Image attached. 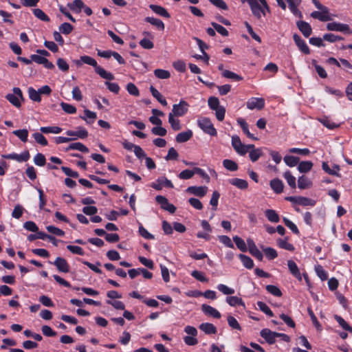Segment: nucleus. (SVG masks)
Listing matches in <instances>:
<instances>
[{
  "label": "nucleus",
  "mask_w": 352,
  "mask_h": 352,
  "mask_svg": "<svg viewBox=\"0 0 352 352\" xmlns=\"http://www.w3.org/2000/svg\"><path fill=\"white\" fill-rule=\"evenodd\" d=\"M241 2H247L249 4L253 15L258 19H260L262 16H265L266 8L257 0H243Z\"/></svg>",
  "instance_id": "f257e3e1"
},
{
  "label": "nucleus",
  "mask_w": 352,
  "mask_h": 352,
  "mask_svg": "<svg viewBox=\"0 0 352 352\" xmlns=\"http://www.w3.org/2000/svg\"><path fill=\"white\" fill-rule=\"evenodd\" d=\"M197 124L204 133L211 136H216L217 135L216 129L208 118H202L197 120Z\"/></svg>",
  "instance_id": "f03ea898"
},
{
  "label": "nucleus",
  "mask_w": 352,
  "mask_h": 352,
  "mask_svg": "<svg viewBox=\"0 0 352 352\" xmlns=\"http://www.w3.org/2000/svg\"><path fill=\"white\" fill-rule=\"evenodd\" d=\"M13 94H8L6 98L14 107L19 108L21 106L20 99L24 100L22 91L19 87H14Z\"/></svg>",
  "instance_id": "7ed1b4c3"
},
{
  "label": "nucleus",
  "mask_w": 352,
  "mask_h": 352,
  "mask_svg": "<svg viewBox=\"0 0 352 352\" xmlns=\"http://www.w3.org/2000/svg\"><path fill=\"white\" fill-rule=\"evenodd\" d=\"M311 16L313 19H318L320 21H329L332 20L331 14L329 12V9L324 7L318 11H314L311 13Z\"/></svg>",
  "instance_id": "20e7f679"
},
{
  "label": "nucleus",
  "mask_w": 352,
  "mask_h": 352,
  "mask_svg": "<svg viewBox=\"0 0 352 352\" xmlns=\"http://www.w3.org/2000/svg\"><path fill=\"white\" fill-rule=\"evenodd\" d=\"M188 107L189 104L187 102L181 100L179 104H173L171 113L177 117L183 116L187 113Z\"/></svg>",
  "instance_id": "39448f33"
},
{
  "label": "nucleus",
  "mask_w": 352,
  "mask_h": 352,
  "mask_svg": "<svg viewBox=\"0 0 352 352\" xmlns=\"http://www.w3.org/2000/svg\"><path fill=\"white\" fill-rule=\"evenodd\" d=\"M155 201L157 202V204H160L161 208L169 212L171 214H173L175 212L177 208L176 207L168 202V200L166 197L162 195H157L155 197Z\"/></svg>",
  "instance_id": "423d86ee"
},
{
  "label": "nucleus",
  "mask_w": 352,
  "mask_h": 352,
  "mask_svg": "<svg viewBox=\"0 0 352 352\" xmlns=\"http://www.w3.org/2000/svg\"><path fill=\"white\" fill-rule=\"evenodd\" d=\"M163 186L169 188H173L174 187L171 181L168 179L166 177H158L155 182L151 184V187L157 190H161Z\"/></svg>",
  "instance_id": "0eeeda50"
},
{
  "label": "nucleus",
  "mask_w": 352,
  "mask_h": 352,
  "mask_svg": "<svg viewBox=\"0 0 352 352\" xmlns=\"http://www.w3.org/2000/svg\"><path fill=\"white\" fill-rule=\"evenodd\" d=\"M246 107L250 110H261L265 107V100L262 98L252 97L247 101Z\"/></svg>",
  "instance_id": "6e6552de"
},
{
  "label": "nucleus",
  "mask_w": 352,
  "mask_h": 352,
  "mask_svg": "<svg viewBox=\"0 0 352 352\" xmlns=\"http://www.w3.org/2000/svg\"><path fill=\"white\" fill-rule=\"evenodd\" d=\"M327 29L329 31L341 32L347 34L351 32L349 25L335 21L327 23Z\"/></svg>",
  "instance_id": "1a4fd4ad"
},
{
  "label": "nucleus",
  "mask_w": 352,
  "mask_h": 352,
  "mask_svg": "<svg viewBox=\"0 0 352 352\" xmlns=\"http://www.w3.org/2000/svg\"><path fill=\"white\" fill-rule=\"evenodd\" d=\"M247 244L249 252L259 261H262L263 259V255L256 247L254 241L252 239H248Z\"/></svg>",
  "instance_id": "9d476101"
},
{
  "label": "nucleus",
  "mask_w": 352,
  "mask_h": 352,
  "mask_svg": "<svg viewBox=\"0 0 352 352\" xmlns=\"http://www.w3.org/2000/svg\"><path fill=\"white\" fill-rule=\"evenodd\" d=\"M54 265L60 272L67 273L69 272V265L67 260L62 257H57L54 262H49Z\"/></svg>",
  "instance_id": "9b49d317"
},
{
  "label": "nucleus",
  "mask_w": 352,
  "mask_h": 352,
  "mask_svg": "<svg viewBox=\"0 0 352 352\" xmlns=\"http://www.w3.org/2000/svg\"><path fill=\"white\" fill-rule=\"evenodd\" d=\"M276 332L272 331L269 329H263L260 331V336L265 339V342L269 344H273L276 342Z\"/></svg>",
  "instance_id": "f8f14e48"
},
{
  "label": "nucleus",
  "mask_w": 352,
  "mask_h": 352,
  "mask_svg": "<svg viewBox=\"0 0 352 352\" xmlns=\"http://www.w3.org/2000/svg\"><path fill=\"white\" fill-rule=\"evenodd\" d=\"M232 146L240 155H245L246 154V151L244 149L245 144H242L238 135H233L232 137Z\"/></svg>",
  "instance_id": "ddd939ff"
},
{
  "label": "nucleus",
  "mask_w": 352,
  "mask_h": 352,
  "mask_svg": "<svg viewBox=\"0 0 352 352\" xmlns=\"http://www.w3.org/2000/svg\"><path fill=\"white\" fill-rule=\"evenodd\" d=\"M208 188L206 186H189L186 189V192L195 195L199 197H203L206 195Z\"/></svg>",
  "instance_id": "4468645a"
},
{
  "label": "nucleus",
  "mask_w": 352,
  "mask_h": 352,
  "mask_svg": "<svg viewBox=\"0 0 352 352\" xmlns=\"http://www.w3.org/2000/svg\"><path fill=\"white\" fill-rule=\"evenodd\" d=\"M237 123L241 127L243 132L247 135L248 138L253 140H258V138L254 135V134L251 133L249 131V125L247 122L242 118H239L236 120Z\"/></svg>",
  "instance_id": "2eb2a0df"
},
{
  "label": "nucleus",
  "mask_w": 352,
  "mask_h": 352,
  "mask_svg": "<svg viewBox=\"0 0 352 352\" xmlns=\"http://www.w3.org/2000/svg\"><path fill=\"white\" fill-rule=\"evenodd\" d=\"M296 25L305 37L308 38L311 35L312 28L309 23L304 21H299L296 23Z\"/></svg>",
  "instance_id": "dca6fc26"
},
{
  "label": "nucleus",
  "mask_w": 352,
  "mask_h": 352,
  "mask_svg": "<svg viewBox=\"0 0 352 352\" xmlns=\"http://www.w3.org/2000/svg\"><path fill=\"white\" fill-rule=\"evenodd\" d=\"M76 66H80L82 64H86L89 66H98L97 62L94 58L89 56H82L79 59L74 61Z\"/></svg>",
  "instance_id": "f3484780"
},
{
  "label": "nucleus",
  "mask_w": 352,
  "mask_h": 352,
  "mask_svg": "<svg viewBox=\"0 0 352 352\" xmlns=\"http://www.w3.org/2000/svg\"><path fill=\"white\" fill-rule=\"evenodd\" d=\"M287 266L290 273L299 281L302 280V275L296 263L293 260L287 261Z\"/></svg>",
  "instance_id": "a211bd4d"
},
{
  "label": "nucleus",
  "mask_w": 352,
  "mask_h": 352,
  "mask_svg": "<svg viewBox=\"0 0 352 352\" xmlns=\"http://www.w3.org/2000/svg\"><path fill=\"white\" fill-rule=\"evenodd\" d=\"M201 310L205 314L209 315L214 318L219 319L221 318L220 312L218 310H217L215 308H214L210 305H208L206 304L202 305Z\"/></svg>",
  "instance_id": "6ab92c4d"
},
{
  "label": "nucleus",
  "mask_w": 352,
  "mask_h": 352,
  "mask_svg": "<svg viewBox=\"0 0 352 352\" xmlns=\"http://www.w3.org/2000/svg\"><path fill=\"white\" fill-rule=\"evenodd\" d=\"M150 9L154 12L156 14L168 19L170 17V14L165 9L164 7L161 6H157L155 4H151L149 5Z\"/></svg>",
  "instance_id": "aec40b11"
},
{
  "label": "nucleus",
  "mask_w": 352,
  "mask_h": 352,
  "mask_svg": "<svg viewBox=\"0 0 352 352\" xmlns=\"http://www.w3.org/2000/svg\"><path fill=\"white\" fill-rule=\"evenodd\" d=\"M293 38L294 41H295L296 44L298 45L301 52L306 54H309V47L307 46L305 41L303 39H302V38L300 36L295 34H294Z\"/></svg>",
  "instance_id": "412c9836"
},
{
  "label": "nucleus",
  "mask_w": 352,
  "mask_h": 352,
  "mask_svg": "<svg viewBox=\"0 0 352 352\" xmlns=\"http://www.w3.org/2000/svg\"><path fill=\"white\" fill-rule=\"evenodd\" d=\"M199 328L201 331L208 335L216 334L217 332V327L213 324L209 322L201 323Z\"/></svg>",
  "instance_id": "4be33fe9"
},
{
  "label": "nucleus",
  "mask_w": 352,
  "mask_h": 352,
  "mask_svg": "<svg viewBox=\"0 0 352 352\" xmlns=\"http://www.w3.org/2000/svg\"><path fill=\"white\" fill-rule=\"evenodd\" d=\"M84 3L82 0H74L71 3H67V7L74 12L78 14L81 12L84 8Z\"/></svg>",
  "instance_id": "5701e85b"
},
{
  "label": "nucleus",
  "mask_w": 352,
  "mask_h": 352,
  "mask_svg": "<svg viewBox=\"0 0 352 352\" xmlns=\"http://www.w3.org/2000/svg\"><path fill=\"white\" fill-rule=\"evenodd\" d=\"M193 135L192 131L190 129L179 133L176 135L175 140L178 143H184L188 141Z\"/></svg>",
  "instance_id": "b1692460"
},
{
  "label": "nucleus",
  "mask_w": 352,
  "mask_h": 352,
  "mask_svg": "<svg viewBox=\"0 0 352 352\" xmlns=\"http://www.w3.org/2000/svg\"><path fill=\"white\" fill-rule=\"evenodd\" d=\"M270 187L276 194H280L283 191L284 184L283 182L276 178L270 181Z\"/></svg>",
  "instance_id": "393cba45"
},
{
  "label": "nucleus",
  "mask_w": 352,
  "mask_h": 352,
  "mask_svg": "<svg viewBox=\"0 0 352 352\" xmlns=\"http://www.w3.org/2000/svg\"><path fill=\"white\" fill-rule=\"evenodd\" d=\"M229 183L241 190H245L248 188V182L243 179L232 178L229 179Z\"/></svg>",
  "instance_id": "a878e982"
},
{
  "label": "nucleus",
  "mask_w": 352,
  "mask_h": 352,
  "mask_svg": "<svg viewBox=\"0 0 352 352\" xmlns=\"http://www.w3.org/2000/svg\"><path fill=\"white\" fill-rule=\"evenodd\" d=\"M31 60L37 64L43 65L44 66H54L52 63L48 61L45 57L41 56L38 54H32L31 56Z\"/></svg>",
  "instance_id": "bb28decb"
},
{
  "label": "nucleus",
  "mask_w": 352,
  "mask_h": 352,
  "mask_svg": "<svg viewBox=\"0 0 352 352\" xmlns=\"http://www.w3.org/2000/svg\"><path fill=\"white\" fill-rule=\"evenodd\" d=\"M144 21L147 23H151L153 26L156 27L158 30L163 31L165 28L164 22L157 18L146 16Z\"/></svg>",
  "instance_id": "cd10ccee"
},
{
  "label": "nucleus",
  "mask_w": 352,
  "mask_h": 352,
  "mask_svg": "<svg viewBox=\"0 0 352 352\" xmlns=\"http://www.w3.org/2000/svg\"><path fill=\"white\" fill-rule=\"evenodd\" d=\"M322 168L325 173L331 175L340 176L338 173L340 170V166L338 165H334L333 168H331L327 162H323L322 164Z\"/></svg>",
  "instance_id": "c85d7f7f"
},
{
  "label": "nucleus",
  "mask_w": 352,
  "mask_h": 352,
  "mask_svg": "<svg viewBox=\"0 0 352 352\" xmlns=\"http://www.w3.org/2000/svg\"><path fill=\"white\" fill-rule=\"evenodd\" d=\"M298 186L300 189H307L312 186V182L306 176L302 175L298 179Z\"/></svg>",
  "instance_id": "c756f323"
},
{
  "label": "nucleus",
  "mask_w": 352,
  "mask_h": 352,
  "mask_svg": "<svg viewBox=\"0 0 352 352\" xmlns=\"http://www.w3.org/2000/svg\"><path fill=\"white\" fill-rule=\"evenodd\" d=\"M227 303H228L232 307L236 306H242L243 307H245L244 301L237 296H228L226 299Z\"/></svg>",
  "instance_id": "7c9ffc66"
},
{
  "label": "nucleus",
  "mask_w": 352,
  "mask_h": 352,
  "mask_svg": "<svg viewBox=\"0 0 352 352\" xmlns=\"http://www.w3.org/2000/svg\"><path fill=\"white\" fill-rule=\"evenodd\" d=\"M150 91L152 96L163 106L167 105V102L163 96L153 86H151Z\"/></svg>",
  "instance_id": "2f4dec72"
},
{
  "label": "nucleus",
  "mask_w": 352,
  "mask_h": 352,
  "mask_svg": "<svg viewBox=\"0 0 352 352\" xmlns=\"http://www.w3.org/2000/svg\"><path fill=\"white\" fill-rule=\"evenodd\" d=\"M69 150H77L82 153H88L89 148L81 142H75L70 144L66 148L65 151Z\"/></svg>",
  "instance_id": "473e14b6"
},
{
  "label": "nucleus",
  "mask_w": 352,
  "mask_h": 352,
  "mask_svg": "<svg viewBox=\"0 0 352 352\" xmlns=\"http://www.w3.org/2000/svg\"><path fill=\"white\" fill-rule=\"evenodd\" d=\"M238 256L245 267L249 270L254 267V261L250 256L243 254H239Z\"/></svg>",
  "instance_id": "72a5a7b5"
},
{
  "label": "nucleus",
  "mask_w": 352,
  "mask_h": 352,
  "mask_svg": "<svg viewBox=\"0 0 352 352\" xmlns=\"http://www.w3.org/2000/svg\"><path fill=\"white\" fill-rule=\"evenodd\" d=\"M265 214L267 219L272 223H278L280 221L279 215L274 210L267 209L265 211Z\"/></svg>",
  "instance_id": "f704fd0d"
},
{
  "label": "nucleus",
  "mask_w": 352,
  "mask_h": 352,
  "mask_svg": "<svg viewBox=\"0 0 352 352\" xmlns=\"http://www.w3.org/2000/svg\"><path fill=\"white\" fill-rule=\"evenodd\" d=\"M313 163L311 161H302L298 163V170L301 173H305L311 170Z\"/></svg>",
  "instance_id": "c9c22d12"
},
{
  "label": "nucleus",
  "mask_w": 352,
  "mask_h": 352,
  "mask_svg": "<svg viewBox=\"0 0 352 352\" xmlns=\"http://www.w3.org/2000/svg\"><path fill=\"white\" fill-rule=\"evenodd\" d=\"M94 68L96 73L100 75L101 78L108 80H111L114 79V76L111 73L106 71L103 67Z\"/></svg>",
  "instance_id": "e433bc0d"
},
{
  "label": "nucleus",
  "mask_w": 352,
  "mask_h": 352,
  "mask_svg": "<svg viewBox=\"0 0 352 352\" xmlns=\"http://www.w3.org/2000/svg\"><path fill=\"white\" fill-rule=\"evenodd\" d=\"M84 113H85V116H80V118L81 119L85 120L89 124L93 123L94 121L97 118L96 113L91 111L89 109H85Z\"/></svg>",
  "instance_id": "4c0bfd02"
},
{
  "label": "nucleus",
  "mask_w": 352,
  "mask_h": 352,
  "mask_svg": "<svg viewBox=\"0 0 352 352\" xmlns=\"http://www.w3.org/2000/svg\"><path fill=\"white\" fill-rule=\"evenodd\" d=\"M261 248L268 260H274L278 256L277 252L275 249L270 247L264 248L263 246H262Z\"/></svg>",
  "instance_id": "58836bf2"
},
{
  "label": "nucleus",
  "mask_w": 352,
  "mask_h": 352,
  "mask_svg": "<svg viewBox=\"0 0 352 352\" xmlns=\"http://www.w3.org/2000/svg\"><path fill=\"white\" fill-rule=\"evenodd\" d=\"M277 243L279 248L289 250V251H294L295 250L294 246L292 244L287 242V238H285L284 239H279L277 241Z\"/></svg>",
  "instance_id": "ea45409f"
},
{
  "label": "nucleus",
  "mask_w": 352,
  "mask_h": 352,
  "mask_svg": "<svg viewBox=\"0 0 352 352\" xmlns=\"http://www.w3.org/2000/svg\"><path fill=\"white\" fill-rule=\"evenodd\" d=\"M283 160L288 166L294 167L299 163L300 158L294 155H285Z\"/></svg>",
  "instance_id": "a19ab883"
},
{
  "label": "nucleus",
  "mask_w": 352,
  "mask_h": 352,
  "mask_svg": "<svg viewBox=\"0 0 352 352\" xmlns=\"http://www.w3.org/2000/svg\"><path fill=\"white\" fill-rule=\"evenodd\" d=\"M223 166L230 171H236L239 168L238 164L232 160L226 159L223 161Z\"/></svg>",
  "instance_id": "79ce46f5"
},
{
  "label": "nucleus",
  "mask_w": 352,
  "mask_h": 352,
  "mask_svg": "<svg viewBox=\"0 0 352 352\" xmlns=\"http://www.w3.org/2000/svg\"><path fill=\"white\" fill-rule=\"evenodd\" d=\"M174 116L172 113L168 114V122L174 131H179L182 128L180 121L178 119H175Z\"/></svg>",
  "instance_id": "37998d69"
},
{
  "label": "nucleus",
  "mask_w": 352,
  "mask_h": 352,
  "mask_svg": "<svg viewBox=\"0 0 352 352\" xmlns=\"http://www.w3.org/2000/svg\"><path fill=\"white\" fill-rule=\"evenodd\" d=\"M233 241L238 249H239L243 252H247L248 247L243 239L238 236H233Z\"/></svg>",
  "instance_id": "c03bdc74"
},
{
  "label": "nucleus",
  "mask_w": 352,
  "mask_h": 352,
  "mask_svg": "<svg viewBox=\"0 0 352 352\" xmlns=\"http://www.w3.org/2000/svg\"><path fill=\"white\" fill-rule=\"evenodd\" d=\"M334 319L343 329L352 333V327L340 316L334 315Z\"/></svg>",
  "instance_id": "a18cd8bd"
},
{
  "label": "nucleus",
  "mask_w": 352,
  "mask_h": 352,
  "mask_svg": "<svg viewBox=\"0 0 352 352\" xmlns=\"http://www.w3.org/2000/svg\"><path fill=\"white\" fill-rule=\"evenodd\" d=\"M284 178L286 179L288 185L292 188H296V178L294 177L291 172L289 170H287L284 173Z\"/></svg>",
  "instance_id": "49530a36"
},
{
  "label": "nucleus",
  "mask_w": 352,
  "mask_h": 352,
  "mask_svg": "<svg viewBox=\"0 0 352 352\" xmlns=\"http://www.w3.org/2000/svg\"><path fill=\"white\" fill-rule=\"evenodd\" d=\"M14 135L17 136L23 142L28 141V131L25 129L15 130L12 132Z\"/></svg>",
  "instance_id": "de8ad7c7"
},
{
  "label": "nucleus",
  "mask_w": 352,
  "mask_h": 352,
  "mask_svg": "<svg viewBox=\"0 0 352 352\" xmlns=\"http://www.w3.org/2000/svg\"><path fill=\"white\" fill-rule=\"evenodd\" d=\"M28 94L30 98L34 102H41V97L38 90L34 89L33 87L28 88Z\"/></svg>",
  "instance_id": "09e8293b"
},
{
  "label": "nucleus",
  "mask_w": 352,
  "mask_h": 352,
  "mask_svg": "<svg viewBox=\"0 0 352 352\" xmlns=\"http://www.w3.org/2000/svg\"><path fill=\"white\" fill-rule=\"evenodd\" d=\"M319 121L329 129H334L339 126V124L332 122L328 117H323Z\"/></svg>",
  "instance_id": "8fccbe9b"
},
{
  "label": "nucleus",
  "mask_w": 352,
  "mask_h": 352,
  "mask_svg": "<svg viewBox=\"0 0 352 352\" xmlns=\"http://www.w3.org/2000/svg\"><path fill=\"white\" fill-rule=\"evenodd\" d=\"M256 305H257L258 307L259 308V309L261 311H263V313H265L267 316H268L269 317L274 316V313L265 302H263L262 301H258L256 302Z\"/></svg>",
  "instance_id": "3c124183"
},
{
  "label": "nucleus",
  "mask_w": 352,
  "mask_h": 352,
  "mask_svg": "<svg viewBox=\"0 0 352 352\" xmlns=\"http://www.w3.org/2000/svg\"><path fill=\"white\" fill-rule=\"evenodd\" d=\"M33 13L36 18L43 21L48 22L50 20V17L40 8L34 9Z\"/></svg>",
  "instance_id": "603ef678"
},
{
  "label": "nucleus",
  "mask_w": 352,
  "mask_h": 352,
  "mask_svg": "<svg viewBox=\"0 0 352 352\" xmlns=\"http://www.w3.org/2000/svg\"><path fill=\"white\" fill-rule=\"evenodd\" d=\"M265 289L270 294L276 297H280L283 294L280 289L276 285H267Z\"/></svg>",
  "instance_id": "864d4df0"
},
{
  "label": "nucleus",
  "mask_w": 352,
  "mask_h": 352,
  "mask_svg": "<svg viewBox=\"0 0 352 352\" xmlns=\"http://www.w3.org/2000/svg\"><path fill=\"white\" fill-rule=\"evenodd\" d=\"M126 89L128 93L133 96H139L140 91L137 86L133 82H129L126 86Z\"/></svg>",
  "instance_id": "5fc2aeb1"
},
{
  "label": "nucleus",
  "mask_w": 352,
  "mask_h": 352,
  "mask_svg": "<svg viewBox=\"0 0 352 352\" xmlns=\"http://www.w3.org/2000/svg\"><path fill=\"white\" fill-rule=\"evenodd\" d=\"M154 74L160 79H167L170 76V74L168 71L162 69H156L154 71Z\"/></svg>",
  "instance_id": "6e6d98bb"
},
{
  "label": "nucleus",
  "mask_w": 352,
  "mask_h": 352,
  "mask_svg": "<svg viewBox=\"0 0 352 352\" xmlns=\"http://www.w3.org/2000/svg\"><path fill=\"white\" fill-rule=\"evenodd\" d=\"M285 225L289 228L294 234L299 235L300 232L295 223L286 217L283 219Z\"/></svg>",
  "instance_id": "4d7b16f0"
},
{
  "label": "nucleus",
  "mask_w": 352,
  "mask_h": 352,
  "mask_svg": "<svg viewBox=\"0 0 352 352\" xmlns=\"http://www.w3.org/2000/svg\"><path fill=\"white\" fill-rule=\"evenodd\" d=\"M33 138H34L35 141L42 145V146H47L48 144V142L47 139L45 138V136L41 133H34L32 135Z\"/></svg>",
  "instance_id": "13d9d810"
},
{
  "label": "nucleus",
  "mask_w": 352,
  "mask_h": 352,
  "mask_svg": "<svg viewBox=\"0 0 352 352\" xmlns=\"http://www.w3.org/2000/svg\"><path fill=\"white\" fill-rule=\"evenodd\" d=\"M315 271L318 276L322 280H326L328 278V275L327 272L323 269L322 266L320 265H318L315 267Z\"/></svg>",
  "instance_id": "bf43d9fd"
},
{
  "label": "nucleus",
  "mask_w": 352,
  "mask_h": 352,
  "mask_svg": "<svg viewBox=\"0 0 352 352\" xmlns=\"http://www.w3.org/2000/svg\"><path fill=\"white\" fill-rule=\"evenodd\" d=\"M191 276L197 279V280L202 283H207L208 281V278H207L204 274L198 270H194L191 272Z\"/></svg>",
  "instance_id": "052dcab7"
},
{
  "label": "nucleus",
  "mask_w": 352,
  "mask_h": 352,
  "mask_svg": "<svg viewBox=\"0 0 352 352\" xmlns=\"http://www.w3.org/2000/svg\"><path fill=\"white\" fill-rule=\"evenodd\" d=\"M74 29V27L69 23L65 22L59 26V31L63 34H70Z\"/></svg>",
  "instance_id": "680f3d73"
},
{
  "label": "nucleus",
  "mask_w": 352,
  "mask_h": 352,
  "mask_svg": "<svg viewBox=\"0 0 352 352\" xmlns=\"http://www.w3.org/2000/svg\"><path fill=\"white\" fill-rule=\"evenodd\" d=\"M316 204V201L305 197H298V205L307 206H314Z\"/></svg>",
  "instance_id": "e2e57ef3"
},
{
  "label": "nucleus",
  "mask_w": 352,
  "mask_h": 352,
  "mask_svg": "<svg viewBox=\"0 0 352 352\" xmlns=\"http://www.w3.org/2000/svg\"><path fill=\"white\" fill-rule=\"evenodd\" d=\"M262 155V151L261 148H254L249 153V156L252 162H256Z\"/></svg>",
  "instance_id": "0e129e2a"
},
{
  "label": "nucleus",
  "mask_w": 352,
  "mask_h": 352,
  "mask_svg": "<svg viewBox=\"0 0 352 352\" xmlns=\"http://www.w3.org/2000/svg\"><path fill=\"white\" fill-rule=\"evenodd\" d=\"M60 107H62V109L67 113L73 114L76 112V107L73 106L72 104L62 102L60 103Z\"/></svg>",
  "instance_id": "69168bd1"
},
{
  "label": "nucleus",
  "mask_w": 352,
  "mask_h": 352,
  "mask_svg": "<svg viewBox=\"0 0 352 352\" xmlns=\"http://www.w3.org/2000/svg\"><path fill=\"white\" fill-rule=\"evenodd\" d=\"M211 25L214 28V29L221 36H227L228 35V31L221 25L215 22H212Z\"/></svg>",
  "instance_id": "338daca9"
},
{
  "label": "nucleus",
  "mask_w": 352,
  "mask_h": 352,
  "mask_svg": "<svg viewBox=\"0 0 352 352\" xmlns=\"http://www.w3.org/2000/svg\"><path fill=\"white\" fill-rule=\"evenodd\" d=\"M217 288L219 291L226 295H232L235 292L234 289L230 288L224 284H219Z\"/></svg>",
  "instance_id": "774afa93"
}]
</instances>
